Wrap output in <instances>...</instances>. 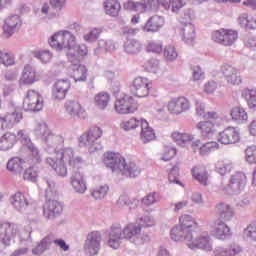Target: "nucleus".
<instances>
[{"mask_svg": "<svg viewBox=\"0 0 256 256\" xmlns=\"http://www.w3.org/2000/svg\"><path fill=\"white\" fill-rule=\"evenodd\" d=\"M45 151L49 155H56L57 158H47L46 163L54 169L55 173L59 177H67V166L69 167H79L83 165V158L80 156H75V151L71 147L63 148V143H65V138L60 134H55L50 132L44 137Z\"/></svg>", "mask_w": 256, "mask_h": 256, "instance_id": "obj_1", "label": "nucleus"}, {"mask_svg": "<svg viewBox=\"0 0 256 256\" xmlns=\"http://www.w3.org/2000/svg\"><path fill=\"white\" fill-rule=\"evenodd\" d=\"M179 221L180 225H176L170 230L172 241H185L189 249L213 250V244L209 235L203 234L193 240V231L197 229V223L191 215L184 214L179 218Z\"/></svg>", "mask_w": 256, "mask_h": 256, "instance_id": "obj_2", "label": "nucleus"}, {"mask_svg": "<svg viewBox=\"0 0 256 256\" xmlns=\"http://www.w3.org/2000/svg\"><path fill=\"white\" fill-rule=\"evenodd\" d=\"M104 165L122 177H129L130 179H137L141 175V168L135 162H127L121 154L109 152L104 157Z\"/></svg>", "mask_w": 256, "mask_h": 256, "instance_id": "obj_3", "label": "nucleus"}, {"mask_svg": "<svg viewBox=\"0 0 256 256\" xmlns=\"http://www.w3.org/2000/svg\"><path fill=\"white\" fill-rule=\"evenodd\" d=\"M138 225L130 223L123 229V238L134 245H143L149 243L151 237L148 234H142L141 229L145 227H153V219L150 216H142L137 219Z\"/></svg>", "mask_w": 256, "mask_h": 256, "instance_id": "obj_4", "label": "nucleus"}, {"mask_svg": "<svg viewBox=\"0 0 256 256\" xmlns=\"http://www.w3.org/2000/svg\"><path fill=\"white\" fill-rule=\"evenodd\" d=\"M76 44L75 35L67 30L56 32L49 40L50 47L56 51H69L75 48Z\"/></svg>", "mask_w": 256, "mask_h": 256, "instance_id": "obj_5", "label": "nucleus"}, {"mask_svg": "<svg viewBox=\"0 0 256 256\" xmlns=\"http://www.w3.org/2000/svg\"><path fill=\"white\" fill-rule=\"evenodd\" d=\"M103 136V130L101 128L94 126L90 128L87 134L80 136V145L82 147H87L89 153H95V151H101L103 145L97 142V139H101Z\"/></svg>", "mask_w": 256, "mask_h": 256, "instance_id": "obj_6", "label": "nucleus"}, {"mask_svg": "<svg viewBox=\"0 0 256 256\" xmlns=\"http://www.w3.org/2000/svg\"><path fill=\"white\" fill-rule=\"evenodd\" d=\"M247 185V176L243 172H236L230 176L227 186H220L226 195H239Z\"/></svg>", "mask_w": 256, "mask_h": 256, "instance_id": "obj_7", "label": "nucleus"}, {"mask_svg": "<svg viewBox=\"0 0 256 256\" xmlns=\"http://www.w3.org/2000/svg\"><path fill=\"white\" fill-rule=\"evenodd\" d=\"M18 141H20L21 145L23 147H26L30 153V161L34 165H39L41 161H43L41 157V151H39V148L35 146V144L31 141V137H29V134L26 130H20L18 131L17 135L15 136Z\"/></svg>", "mask_w": 256, "mask_h": 256, "instance_id": "obj_8", "label": "nucleus"}, {"mask_svg": "<svg viewBox=\"0 0 256 256\" xmlns=\"http://www.w3.org/2000/svg\"><path fill=\"white\" fill-rule=\"evenodd\" d=\"M55 243V245H58L62 251H69V245H67V242L63 239H55L53 234H50L43 238L40 243L32 249L33 255H43L44 251H49L51 249V245Z\"/></svg>", "mask_w": 256, "mask_h": 256, "instance_id": "obj_9", "label": "nucleus"}, {"mask_svg": "<svg viewBox=\"0 0 256 256\" xmlns=\"http://www.w3.org/2000/svg\"><path fill=\"white\" fill-rule=\"evenodd\" d=\"M17 235V226L11 223H0V253L11 246V241Z\"/></svg>", "mask_w": 256, "mask_h": 256, "instance_id": "obj_10", "label": "nucleus"}, {"mask_svg": "<svg viewBox=\"0 0 256 256\" xmlns=\"http://www.w3.org/2000/svg\"><path fill=\"white\" fill-rule=\"evenodd\" d=\"M101 239V232L99 231H92L88 233L83 245L85 255H98L99 251H101Z\"/></svg>", "mask_w": 256, "mask_h": 256, "instance_id": "obj_11", "label": "nucleus"}, {"mask_svg": "<svg viewBox=\"0 0 256 256\" xmlns=\"http://www.w3.org/2000/svg\"><path fill=\"white\" fill-rule=\"evenodd\" d=\"M114 109L119 115H129V113L137 111V105L132 96L124 94L123 97L116 99Z\"/></svg>", "mask_w": 256, "mask_h": 256, "instance_id": "obj_12", "label": "nucleus"}, {"mask_svg": "<svg viewBox=\"0 0 256 256\" xmlns=\"http://www.w3.org/2000/svg\"><path fill=\"white\" fill-rule=\"evenodd\" d=\"M195 17V14L193 13V10L188 9L184 13V20L182 23L185 24V26L182 28V35H183V41L187 43V45H192L193 41H195V26L191 24V20Z\"/></svg>", "mask_w": 256, "mask_h": 256, "instance_id": "obj_13", "label": "nucleus"}, {"mask_svg": "<svg viewBox=\"0 0 256 256\" xmlns=\"http://www.w3.org/2000/svg\"><path fill=\"white\" fill-rule=\"evenodd\" d=\"M237 32L233 30L221 29L212 34V39L215 43L224 45V47H231L237 41Z\"/></svg>", "mask_w": 256, "mask_h": 256, "instance_id": "obj_14", "label": "nucleus"}, {"mask_svg": "<svg viewBox=\"0 0 256 256\" xmlns=\"http://www.w3.org/2000/svg\"><path fill=\"white\" fill-rule=\"evenodd\" d=\"M47 201L43 206V215L46 219H57L63 213V205L57 200H52V198H46Z\"/></svg>", "mask_w": 256, "mask_h": 256, "instance_id": "obj_15", "label": "nucleus"}, {"mask_svg": "<svg viewBox=\"0 0 256 256\" xmlns=\"http://www.w3.org/2000/svg\"><path fill=\"white\" fill-rule=\"evenodd\" d=\"M23 107L25 111H41L43 109V102L39 93L35 90H28Z\"/></svg>", "mask_w": 256, "mask_h": 256, "instance_id": "obj_16", "label": "nucleus"}, {"mask_svg": "<svg viewBox=\"0 0 256 256\" xmlns=\"http://www.w3.org/2000/svg\"><path fill=\"white\" fill-rule=\"evenodd\" d=\"M191 109V103L185 97L173 98L168 103V111L171 115H181Z\"/></svg>", "mask_w": 256, "mask_h": 256, "instance_id": "obj_17", "label": "nucleus"}, {"mask_svg": "<svg viewBox=\"0 0 256 256\" xmlns=\"http://www.w3.org/2000/svg\"><path fill=\"white\" fill-rule=\"evenodd\" d=\"M241 136L239 134V129L235 127H227L218 135V141L222 145H233L239 143Z\"/></svg>", "mask_w": 256, "mask_h": 256, "instance_id": "obj_18", "label": "nucleus"}, {"mask_svg": "<svg viewBox=\"0 0 256 256\" xmlns=\"http://www.w3.org/2000/svg\"><path fill=\"white\" fill-rule=\"evenodd\" d=\"M130 91L134 97H147L149 95V80L147 78L137 77L130 86Z\"/></svg>", "mask_w": 256, "mask_h": 256, "instance_id": "obj_19", "label": "nucleus"}, {"mask_svg": "<svg viewBox=\"0 0 256 256\" xmlns=\"http://www.w3.org/2000/svg\"><path fill=\"white\" fill-rule=\"evenodd\" d=\"M221 73L224 75L227 83L231 85H240L241 83V75L239 74V70L229 64H223L220 68Z\"/></svg>", "mask_w": 256, "mask_h": 256, "instance_id": "obj_20", "label": "nucleus"}, {"mask_svg": "<svg viewBox=\"0 0 256 256\" xmlns=\"http://www.w3.org/2000/svg\"><path fill=\"white\" fill-rule=\"evenodd\" d=\"M70 167L74 169L71 175L72 186L74 187L77 193H85V191H87V183L85 182V177L79 171V167H81V164H79L78 167Z\"/></svg>", "mask_w": 256, "mask_h": 256, "instance_id": "obj_21", "label": "nucleus"}, {"mask_svg": "<svg viewBox=\"0 0 256 256\" xmlns=\"http://www.w3.org/2000/svg\"><path fill=\"white\" fill-rule=\"evenodd\" d=\"M123 239L125 238L123 237V229H121V225H113L108 236V246L112 249H119Z\"/></svg>", "mask_w": 256, "mask_h": 256, "instance_id": "obj_22", "label": "nucleus"}, {"mask_svg": "<svg viewBox=\"0 0 256 256\" xmlns=\"http://www.w3.org/2000/svg\"><path fill=\"white\" fill-rule=\"evenodd\" d=\"M21 18L19 15H11L5 20V24L3 26L4 35L6 37H11L13 33H17L19 29H21Z\"/></svg>", "mask_w": 256, "mask_h": 256, "instance_id": "obj_23", "label": "nucleus"}, {"mask_svg": "<svg viewBox=\"0 0 256 256\" xmlns=\"http://www.w3.org/2000/svg\"><path fill=\"white\" fill-rule=\"evenodd\" d=\"M192 148L194 149V153L199 151V155L205 157L212 151H215V149H219V143L213 141L204 143L201 140H196L192 142Z\"/></svg>", "mask_w": 256, "mask_h": 256, "instance_id": "obj_24", "label": "nucleus"}, {"mask_svg": "<svg viewBox=\"0 0 256 256\" xmlns=\"http://www.w3.org/2000/svg\"><path fill=\"white\" fill-rule=\"evenodd\" d=\"M163 25H165V19H163V17L161 16L155 15L147 20L145 25L142 26V29L146 33H157L161 30V27H163Z\"/></svg>", "mask_w": 256, "mask_h": 256, "instance_id": "obj_25", "label": "nucleus"}, {"mask_svg": "<svg viewBox=\"0 0 256 256\" xmlns=\"http://www.w3.org/2000/svg\"><path fill=\"white\" fill-rule=\"evenodd\" d=\"M66 113L70 117H79V119H85V110L81 107V104L75 100H67L65 103Z\"/></svg>", "mask_w": 256, "mask_h": 256, "instance_id": "obj_26", "label": "nucleus"}, {"mask_svg": "<svg viewBox=\"0 0 256 256\" xmlns=\"http://www.w3.org/2000/svg\"><path fill=\"white\" fill-rule=\"evenodd\" d=\"M216 213L219 216L218 221H222L224 223L226 221H231L235 215V211H233L232 207L224 202H220L216 205Z\"/></svg>", "mask_w": 256, "mask_h": 256, "instance_id": "obj_27", "label": "nucleus"}, {"mask_svg": "<svg viewBox=\"0 0 256 256\" xmlns=\"http://www.w3.org/2000/svg\"><path fill=\"white\" fill-rule=\"evenodd\" d=\"M10 203L16 211H25L29 207V201L22 192H16L10 197Z\"/></svg>", "mask_w": 256, "mask_h": 256, "instance_id": "obj_28", "label": "nucleus"}, {"mask_svg": "<svg viewBox=\"0 0 256 256\" xmlns=\"http://www.w3.org/2000/svg\"><path fill=\"white\" fill-rule=\"evenodd\" d=\"M71 88L69 80H58L53 88L54 99H63L67 95V91Z\"/></svg>", "mask_w": 256, "mask_h": 256, "instance_id": "obj_29", "label": "nucleus"}, {"mask_svg": "<svg viewBox=\"0 0 256 256\" xmlns=\"http://www.w3.org/2000/svg\"><path fill=\"white\" fill-rule=\"evenodd\" d=\"M231 235V228L223 221L217 220L215 223L214 236L216 239L225 240Z\"/></svg>", "mask_w": 256, "mask_h": 256, "instance_id": "obj_30", "label": "nucleus"}, {"mask_svg": "<svg viewBox=\"0 0 256 256\" xmlns=\"http://www.w3.org/2000/svg\"><path fill=\"white\" fill-rule=\"evenodd\" d=\"M241 253V246L232 244L228 247L218 246L214 249L215 256H235Z\"/></svg>", "mask_w": 256, "mask_h": 256, "instance_id": "obj_31", "label": "nucleus"}, {"mask_svg": "<svg viewBox=\"0 0 256 256\" xmlns=\"http://www.w3.org/2000/svg\"><path fill=\"white\" fill-rule=\"evenodd\" d=\"M140 127V139L143 143H149L155 139V132L153 131V128L149 127V122H147V120H141Z\"/></svg>", "mask_w": 256, "mask_h": 256, "instance_id": "obj_32", "label": "nucleus"}, {"mask_svg": "<svg viewBox=\"0 0 256 256\" xmlns=\"http://www.w3.org/2000/svg\"><path fill=\"white\" fill-rule=\"evenodd\" d=\"M197 128L199 129L202 137L205 139H213V136L215 135V124H213V122H199L197 124Z\"/></svg>", "mask_w": 256, "mask_h": 256, "instance_id": "obj_33", "label": "nucleus"}, {"mask_svg": "<svg viewBox=\"0 0 256 256\" xmlns=\"http://www.w3.org/2000/svg\"><path fill=\"white\" fill-rule=\"evenodd\" d=\"M21 119H23V113L21 111L15 110L12 113H8L6 116L1 117L0 121H2V129H7L13 123H20ZM9 122V124H7Z\"/></svg>", "mask_w": 256, "mask_h": 256, "instance_id": "obj_34", "label": "nucleus"}, {"mask_svg": "<svg viewBox=\"0 0 256 256\" xmlns=\"http://www.w3.org/2000/svg\"><path fill=\"white\" fill-rule=\"evenodd\" d=\"M230 115L232 117V121H235L238 125H243V123H247L249 116L243 107H233L231 109Z\"/></svg>", "mask_w": 256, "mask_h": 256, "instance_id": "obj_35", "label": "nucleus"}, {"mask_svg": "<svg viewBox=\"0 0 256 256\" xmlns=\"http://www.w3.org/2000/svg\"><path fill=\"white\" fill-rule=\"evenodd\" d=\"M124 51L128 55H137L141 53V49H143V45L137 39H127L124 42Z\"/></svg>", "mask_w": 256, "mask_h": 256, "instance_id": "obj_36", "label": "nucleus"}, {"mask_svg": "<svg viewBox=\"0 0 256 256\" xmlns=\"http://www.w3.org/2000/svg\"><path fill=\"white\" fill-rule=\"evenodd\" d=\"M117 44L111 40V39H100L98 41V48L95 50V55L99 54V51H102L103 53H113V51H116Z\"/></svg>", "mask_w": 256, "mask_h": 256, "instance_id": "obj_37", "label": "nucleus"}, {"mask_svg": "<svg viewBox=\"0 0 256 256\" xmlns=\"http://www.w3.org/2000/svg\"><path fill=\"white\" fill-rule=\"evenodd\" d=\"M104 8L107 15L110 17H117L119 11H121V4L119 0H106L104 2Z\"/></svg>", "mask_w": 256, "mask_h": 256, "instance_id": "obj_38", "label": "nucleus"}, {"mask_svg": "<svg viewBox=\"0 0 256 256\" xmlns=\"http://www.w3.org/2000/svg\"><path fill=\"white\" fill-rule=\"evenodd\" d=\"M17 136L15 134L6 133L0 138V151H9L15 145Z\"/></svg>", "mask_w": 256, "mask_h": 256, "instance_id": "obj_39", "label": "nucleus"}, {"mask_svg": "<svg viewBox=\"0 0 256 256\" xmlns=\"http://www.w3.org/2000/svg\"><path fill=\"white\" fill-rule=\"evenodd\" d=\"M72 77L75 83L87 81V67L81 64L74 66Z\"/></svg>", "mask_w": 256, "mask_h": 256, "instance_id": "obj_40", "label": "nucleus"}, {"mask_svg": "<svg viewBox=\"0 0 256 256\" xmlns=\"http://www.w3.org/2000/svg\"><path fill=\"white\" fill-rule=\"evenodd\" d=\"M6 167L10 173L17 175L23 171V161L19 157H13L7 162Z\"/></svg>", "mask_w": 256, "mask_h": 256, "instance_id": "obj_41", "label": "nucleus"}, {"mask_svg": "<svg viewBox=\"0 0 256 256\" xmlns=\"http://www.w3.org/2000/svg\"><path fill=\"white\" fill-rule=\"evenodd\" d=\"M109 101H111V96L107 92H100L94 98L96 107L102 110L107 109V105H109Z\"/></svg>", "mask_w": 256, "mask_h": 256, "instance_id": "obj_42", "label": "nucleus"}, {"mask_svg": "<svg viewBox=\"0 0 256 256\" xmlns=\"http://www.w3.org/2000/svg\"><path fill=\"white\" fill-rule=\"evenodd\" d=\"M22 80L26 85L35 83V69L31 65H26L22 73Z\"/></svg>", "mask_w": 256, "mask_h": 256, "instance_id": "obj_43", "label": "nucleus"}, {"mask_svg": "<svg viewBox=\"0 0 256 256\" xmlns=\"http://www.w3.org/2000/svg\"><path fill=\"white\" fill-rule=\"evenodd\" d=\"M37 177H39L38 166L32 165L24 171L23 179L25 181H31L32 183H35V181H37Z\"/></svg>", "mask_w": 256, "mask_h": 256, "instance_id": "obj_44", "label": "nucleus"}, {"mask_svg": "<svg viewBox=\"0 0 256 256\" xmlns=\"http://www.w3.org/2000/svg\"><path fill=\"white\" fill-rule=\"evenodd\" d=\"M192 175L196 181H199L201 185H207V181L209 179V174L205 170H201L200 168H193Z\"/></svg>", "mask_w": 256, "mask_h": 256, "instance_id": "obj_45", "label": "nucleus"}, {"mask_svg": "<svg viewBox=\"0 0 256 256\" xmlns=\"http://www.w3.org/2000/svg\"><path fill=\"white\" fill-rule=\"evenodd\" d=\"M242 95L245 97L249 109H256V89H246Z\"/></svg>", "mask_w": 256, "mask_h": 256, "instance_id": "obj_46", "label": "nucleus"}, {"mask_svg": "<svg viewBox=\"0 0 256 256\" xmlns=\"http://www.w3.org/2000/svg\"><path fill=\"white\" fill-rule=\"evenodd\" d=\"M49 133H51V131L49 130L45 122L38 123L34 129V134L36 135V137L42 138V141H45V137H47Z\"/></svg>", "mask_w": 256, "mask_h": 256, "instance_id": "obj_47", "label": "nucleus"}, {"mask_svg": "<svg viewBox=\"0 0 256 256\" xmlns=\"http://www.w3.org/2000/svg\"><path fill=\"white\" fill-rule=\"evenodd\" d=\"M140 10L141 13H144V11H157V8L159 7V0H142L140 2Z\"/></svg>", "mask_w": 256, "mask_h": 256, "instance_id": "obj_48", "label": "nucleus"}, {"mask_svg": "<svg viewBox=\"0 0 256 256\" xmlns=\"http://www.w3.org/2000/svg\"><path fill=\"white\" fill-rule=\"evenodd\" d=\"M231 169H233V164L225 161H218L215 164V171L219 173V175H226V173H230Z\"/></svg>", "mask_w": 256, "mask_h": 256, "instance_id": "obj_49", "label": "nucleus"}, {"mask_svg": "<svg viewBox=\"0 0 256 256\" xmlns=\"http://www.w3.org/2000/svg\"><path fill=\"white\" fill-rule=\"evenodd\" d=\"M66 55H67L68 61L72 63L73 67L81 63L82 58H80V55L75 50V48H71L70 50H67Z\"/></svg>", "mask_w": 256, "mask_h": 256, "instance_id": "obj_50", "label": "nucleus"}, {"mask_svg": "<svg viewBox=\"0 0 256 256\" xmlns=\"http://www.w3.org/2000/svg\"><path fill=\"white\" fill-rule=\"evenodd\" d=\"M0 65H4V67H11V65H15V58H13L11 54L0 50Z\"/></svg>", "mask_w": 256, "mask_h": 256, "instance_id": "obj_51", "label": "nucleus"}, {"mask_svg": "<svg viewBox=\"0 0 256 256\" xmlns=\"http://www.w3.org/2000/svg\"><path fill=\"white\" fill-rule=\"evenodd\" d=\"M109 193V186H99L91 191L92 197L94 199H105V196Z\"/></svg>", "mask_w": 256, "mask_h": 256, "instance_id": "obj_52", "label": "nucleus"}, {"mask_svg": "<svg viewBox=\"0 0 256 256\" xmlns=\"http://www.w3.org/2000/svg\"><path fill=\"white\" fill-rule=\"evenodd\" d=\"M141 125L140 121H137L135 118H131L129 120H125L120 124L121 129L124 131H131V129H137Z\"/></svg>", "mask_w": 256, "mask_h": 256, "instance_id": "obj_53", "label": "nucleus"}, {"mask_svg": "<svg viewBox=\"0 0 256 256\" xmlns=\"http://www.w3.org/2000/svg\"><path fill=\"white\" fill-rule=\"evenodd\" d=\"M159 201V193L151 192L147 194L144 198H142V203L146 207H150V205H155Z\"/></svg>", "mask_w": 256, "mask_h": 256, "instance_id": "obj_54", "label": "nucleus"}, {"mask_svg": "<svg viewBox=\"0 0 256 256\" xmlns=\"http://www.w3.org/2000/svg\"><path fill=\"white\" fill-rule=\"evenodd\" d=\"M245 155H246V161L250 165H253L256 163V146H248L245 150Z\"/></svg>", "mask_w": 256, "mask_h": 256, "instance_id": "obj_55", "label": "nucleus"}, {"mask_svg": "<svg viewBox=\"0 0 256 256\" xmlns=\"http://www.w3.org/2000/svg\"><path fill=\"white\" fill-rule=\"evenodd\" d=\"M178 55L179 54L174 46L169 45L164 48V57L167 59V61H175Z\"/></svg>", "mask_w": 256, "mask_h": 256, "instance_id": "obj_56", "label": "nucleus"}, {"mask_svg": "<svg viewBox=\"0 0 256 256\" xmlns=\"http://www.w3.org/2000/svg\"><path fill=\"white\" fill-rule=\"evenodd\" d=\"M101 33V29L94 28L88 34L84 35V40H86L88 43H93L99 39V35H101Z\"/></svg>", "mask_w": 256, "mask_h": 256, "instance_id": "obj_57", "label": "nucleus"}, {"mask_svg": "<svg viewBox=\"0 0 256 256\" xmlns=\"http://www.w3.org/2000/svg\"><path fill=\"white\" fill-rule=\"evenodd\" d=\"M175 155H177V149H175V147L166 146L164 147L162 161H171Z\"/></svg>", "mask_w": 256, "mask_h": 256, "instance_id": "obj_58", "label": "nucleus"}, {"mask_svg": "<svg viewBox=\"0 0 256 256\" xmlns=\"http://www.w3.org/2000/svg\"><path fill=\"white\" fill-rule=\"evenodd\" d=\"M46 183L48 185L45 192L46 199L55 197V195H57V190H55V181L47 179Z\"/></svg>", "mask_w": 256, "mask_h": 256, "instance_id": "obj_59", "label": "nucleus"}, {"mask_svg": "<svg viewBox=\"0 0 256 256\" xmlns=\"http://www.w3.org/2000/svg\"><path fill=\"white\" fill-rule=\"evenodd\" d=\"M36 59H39L42 63H49L51 61V52L49 50H42L35 53Z\"/></svg>", "mask_w": 256, "mask_h": 256, "instance_id": "obj_60", "label": "nucleus"}, {"mask_svg": "<svg viewBox=\"0 0 256 256\" xmlns=\"http://www.w3.org/2000/svg\"><path fill=\"white\" fill-rule=\"evenodd\" d=\"M147 51L149 53L159 54L163 51V44L161 42H150L147 45Z\"/></svg>", "mask_w": 256, "mask_h": 256, "instance_id": "obj_61", "label": "nucleus"}, {"mask_svg": "<svg viewBox=\"0 0 256 256\" xmlns=\"http://www.w3.org/2000/svg\"><path fill=\"white\" fill-rule=\"evenodd\" d=\"M141 2H135L128 0L127 2L124 3V9L127 11H140L141 13Z\"/></svg>", "mask_w": 256, "mask_h": 256, "instance_id": "obj_62", "label": "nucleus"}, {"mask_svg": "<svg viewBox=\"0 0 256 256\" xmlns=\"http://www.w3.org/2000/svg\"><path fill=\"white\" fill-rule=\"evenodd\" d=\"M204 91L208 94L211 95V93H215L217 91V82L214 80H209L205 85H204Z\"/></svg>", "mask_w": 256, "mask_h": 256, "instance_id": "obj_63", "label": "nucleus"}, {"mask_svg": "<svg viewBox=\"0 0 256 256\" xmlns=\"http://www.w3.org/2000/svg\"><path fill=\"white\" fill-rule=\"evenodd\" d=\"M196 115L198 117H202V119L205 118V104L199 101H196Z\"/></svg>", "mask_w": 256, "mask_h": 256, "instance_id": "obj_64", "label": "nucleus"}]
</instances>
